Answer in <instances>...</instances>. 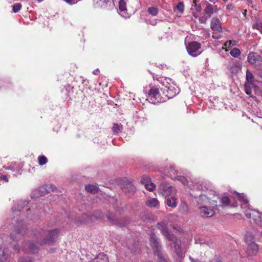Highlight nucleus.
<instances>
[{
    "label": "nucleus",
    "mask_w": 262,
    "mask_h": 262,
    "mask_svg": "<svg viewBox=\"0 0 262 262\" xmlns=\"http://www.w3.org/2000/svg\"><path fill=\"white\" fill-rule=\"evenodd\" d=\"M101 255V254H99L98 255V257L100 256ZM102 256L105 259V262H107V257L106 256V255L102 254Z\"/></svg>",
    "instance_id": "3c124183"
},
{
    "label": "nucleus",
    "mask_w": 262,
    "mask_h": 262,
    "mask_svg": "<svg viewBox=\"0 0 262 262\" xmlns=\"http://www.w3.org/2000/svg\"><path fill=\"white\" fill-rule=\"evenodd\" d=\"M158 256L159 262H167L166 260L164 257H163L161 255L158 254Z\"/></svg>",
    "instance_id": "a18cd8bd"
},
{
    "label": "nucleus",
    "mask_w": 262,
    "mask_h": 262,
    "mask_svg": "<svg viewBox=\"0 0 262 262\" xmlns=\"http://www.w3.org/2000/svg\"><path fill=\"white\" fill-rule=\"evenodd\" d=\"M211 262H222L220 257L218 256H215L214 259Z\"/></svg>",
    "instance_id": "49530a36"
},
{
    "label": "nucleus",
    "mask_w": 262,
    "mask_h": 262,
    "mask_svg": "<svg viewBox=\"0 0 262 262\" xmlns=\"http://www.w3.org/2000/svg\"><path fill=\"white\" fill-rule=\"evenodd\" d=\"M175 251L179 256L182 255L181 250L179 245H175Z\"/></svg>",
    "instance_id": "ea45409f"
},
{
    "label": "nucleus",
    "mask_w": 262,
    "mask_h": 262,
    "mask_svg": "<svg viewBox=\"0 0 262 262\" xmlns=\"http://www.w3.org/2000/svg\"><path fill=\"white\" fill-rule=\"evenodd\" d=\"M26 229L24 226H21L19 229L13 231L11 233V237L14 241H18L21 238L24 234L26 232Z\"/></svg>",
    "instance_id": "f8f14e48"
},
{
    "label": "nucleus",
    "mask_w": 262,
    "mask_h": 262,
    "mask_svg": "<svg viewBox=\"0 0 262 262\" xmlns=\"http://www.w3.org/2000/svg\"><path fill=\"white\" fill-rule=\"evenodd\" d=\"M160 90L163 92V95L166 97V100L173 98L179 93L178 88L171 85L160 89Z\"/></svg>",
    "instance_id": "6e6552de"
},
{
    "label": "nucleus",
    "mask_w": 262,
    "mask_h": 262,
    "mask_svg": "<svg viewBox=\"0 0 262 262\" xmlns=\"http://www.w3.org/2000/svg\"><path fill=\"white\" fill-rule=\"evenodd\" d=\"M252 217L251 218V219H253L256 224L261 225L262 221V213H260V212L256 210H252Z\"/></svg>",
    "instance_id": "dca6fc26"
},
{
    "label": "nucleus",
    "mask_w": 262,
    "mask_h": 262,
    "mask_svg": "<svg viewBox=\"0 0 262 262\" xmlns=\"http://www.w3.org/2000/svg\"><path fill=\"white\" fill-rule=\"evenodd\" d=\"M261 3H262V0H261Z\"/></svg>",
    "instance_id": "e2e57ef3"
},
{
    "label": "nucleus",
    "mask_w": 262,
    "mask_h": 262,
    "mask_svg": "<svg viewBox=\"0 0 262 262\" xmlns=\"http://www.w3.org/2000/svg\"><path fill=\"white\" fill-rule=\"evenodd\" d=\"M252 85L250 83H246L245 84V91L246 92V93L249 95L250 96H252V91H251V89H252V88H251V86Z\"/></svg>",
    "instance_id": "c756f323"
},
{
    "label": "nucleus",
    "mask_w": 262,
    "mask_h": 262,
    "mask_svg": "<svg viewBox=\"0 0 262 262\" xmlns=\"http://www.w3.org/2000/svg\"><path fill=\"white\" fill-rule=\"evenodd\" d=\"M201 44L197 41H190L186 45V50L189 55L196 57L200 55L202 51H200Z\"/></svg>",
    "instance_id": "20e7f679"
},
{
    "label": "nucleus",
    "mask_w": 262,
    "mask_h": 262,
    "mask_svg": "<svg viewBox=\"0 0 262 262\" xmlns=\"http://www.w3.org/2000/svg\"><path fill=\"white\" fill-rule=\"evenodd\" d=\"M177 199L174 196H171L166 199L167 205L171 208H175L177 205Z\"/></svg>",
    "instance_id": "6ab92c4d"
},
{
    "label": "nucleus",
    "mask_w": 262,
    "mask_h": 262,
    "mask_svg": "<svg viewBox=\"0 0 262 262\" xmlns=\"http://www.w3.org/2000/svg\"><path fill=\"white\" fill-rule=\"evenodd\" d=\"M157 227L161 231L162 234L165 236L169 241L173 242L175 244L177 241L176 236L168 232L167 229V223L165 222H162L157 224Z\"/></svg>",
    "instance_id": "0eeeda50"
},
{
    "label": "nucleus",
    "mask_w": 262,
    "mask_h": 262,
    "mask_svg": "<svg viewBox=\"0 0 262 262\" xmlns=\"http://www.w3.org/2000/svg\"><path fill=\"white\" fill-rule=\"evenodd\" d=\"M158 9L155 7H149L147 9L148 13L152 16H156L158 14Z\"/></svg>",
    "instance_id": "bb28decb"
},
{
    "label": "nucleus",
    "mask_w": 262,
    "mask_h": 262,
    "mask_svg": "<svg viewBox=\"0 0 262 262\" xmlns=\"http://www.w3.org/2000/svg\"><path fill=\"white\" fill-rule=\"evenodd\" d=\"M122 125L119 124L118 123H114L113 126L112 127V130L116 134H118L120 131H121L122 129Z\"/></svg>",
    "instance_id": "cd10ccee"
},
{
    "label": "nucleus",
    "mask_w": 262,
    "mask_h": 262,
    "mask_svg": "<svg viewBox=\"0 0 262 262\" xmlns=\"http://www.w3.org/2000/svg\"><path fill=\"white\" fill-rule=\"evenodd\" d=\"M256 81L262 83V71H259L256 73Z\"/></svg>",
    "instance_id": "4c0bfd02"
},
{
    "label": "nucleus",
    "mask_w": 262,
    "mask_h": 262,
    "mask_svg": "<svg viewBox=\"0 0 262 262\" xmlns=\"http://www.w3.org/2000/svg\"><path fill=\"white\" fill-rule=\"evenodd\" d=\"M64 1H66L68 3L72 4L74 0H64Z\"/></svg>",
    "instance_id": "864d4df0"
},
{
    "label": "nucleus",
    "mask_w": 262,
    "mask_h": 262,
    "mask_svg": "<svg viewBox=\"0 0 262 262\" xmlns=\"http://www.w3.org/2000/svg\"><path fill=\"white\" fill-rule=\"evenodd\" d=\"M258 250V245L256 243L252 242L248 244L247 249V253L249 256H254L257 254Z\"/></svg>",
    "instance_id": "ddd939ff"
},
{
    "label": "nucleus",
    "mask_w": 262,
    "mask_h": 262,
    "mask_svg": "<svg viewBox=\"0 0 262 262\" xmlns=\"http://www.w3.org/2000/svg\"><path fill=\"white\" fill-rule=\"evenodd\" d=\"M38 164L40 166L45 165L48 162V159L45 156H39L38 157Z\"/></svg>",
    "instance_id": "c85d7f7f"
},
{
    "label": "nucleus",
    "mask_w": 262,
    "mask_h": 262,
    "mask_svg": "<svg viewBox=\"0 0 262 262\" xmlns=\"http://www.w3.org/2000/svg\"><path fill=\"white\" fill-rule=\"evenodd\" d=\"M158 189L159 193L166 196L176 192V189L166 183H162L160 184Z\"/></svg>",
    "instance_id": "1a4fd4ad"
},
{
    "label": "nucleus",
    "mask_w": 262,
    "mask_h": 262,
    "mask_svg": "<svg viewBox=\"0 0 262 262\" xmlns=\"http://www.w3.org/2000/svg\"><path fill=\"white\" fill-rule=\"evenodd\" d=\"M157 19H154L152 20H150V19H147L146 21L148 24H150L152 26H155L157 24Z\"/></svg>",
    "instance_id": "a19ab883"
},
{
    "label": "nucleus",
    "mask_w": 262,
    "mask_h": 262,
    "mask_svg": "<svg viewBox=\"0 0 262 262\" xmlns=\"http://www.w3.org/2000/svg\"><path fill=\"white\" fill-rule=\"evenodd\" d=\"M224 46L227 48H230L233 46L232 42L231 40H227L224 43Z\"/></svg>",
    "instance_id": "37998d69"
},
{
    "label": "nucleus",
    "mask_w": 262,
    "mask_h": 262,
    "mask_svg": "<svg viewBox=\"0 0 262 262\" xmlns=\"http://www.w3.org/2000/svg\"><path fill=\"white\" fill-rule=\"evenodd\" d=\"M82 217L83 218L84 220H82L80 224L81 223H87L88 221L86 220V217H88V215H86V214H83L82 215Z\"/></svg>",
    "instance_id": "09e8293b"
},
{
    "label": "nucleus",
    "mask_w": 262,
    "mask_h": 262,
    "mask_svg": "<svg viewBox=\"0 0 262 262\" xmlns=\"http://www.w3.org/2000/svg\"><path fill=\"white\" fill-rule=\"evenodd\" d=\"M119 9L121 12H125L126 10V3L125 0H120L119 2Z\"/></svg>",
    "instance_id": "b1692460"
},
{
    "label": "nucleus",
    "mask_w": 262,
    "mask_h": 262,
    "mask_svg": "<svg viewBox=\"0 0 262 262\" xmlns=\"http://www.w3.org/2000/svg\"><path fill=\"white\" fill-rule=\"evenodd\" d=\"M176 179L181 182L184 185H187L188 183L187 180L183 176H178Z\"/></svg>",
    "instance_id": "e433bc0d"
},
{
    "label": "nucleus",
    "mask_w": 262,
    "mask_h": 262,
    "mask_svg": "<svg viewBox=\"0 0 262 262\" xmlns=\"http://www.w3.org/2000/svg\"><path fill=\"white\" fill-rule=\"evenodd\" d=\"M141 182L145 186L146 184L151 183L150 179L147 176H143L141 180Z\"/></svg>",
    "instance_id": "2f4dec72"
},
{
    "label": "nucleus",
    "mask_w": 262,
    "mask_h": 262,
    "mask_svg": "<svg viewBox=\"0 0 262 262\" xmlns=\"http://www.w3.org/2000/svg\"><path fill=\"white\" fill-rule=\"evenodd\" d=\"M0 179L1 180H4L6 182H8L9 181L8 178H7V177L6 175H2L0 177Z\"/></svg>",
    "instance_id": "de8ad7c7"
},
{
    "label": "nucleus",
    "mask_w": 262,
    "mask_h": 262,
    "mask_svg": "<svg viewBox=\"0 0 262 262\" xmlns=\"http://www.w3.org/2000/svg\"><path fill=\"white\" fill-rule=\"evenodd\" d=\"M220 205L222 207H230L232 208H236L238 206L237 202L235 201L232 202L231 200L228 196H222L220 198Z\"/></svg>",
    "instance_id": "9b49d317"
},
{
    "label": "nucleus",
    "mask_w": 262,
    "mask_h": 262,
    "mask_svg": "<svg viewBox=\"0 0 262 262\" xmlns=\"http://www.w3.org/2000/svg\"><path fill=\"white\" fill-rule=\"evenodd\" d=\"M66 95H67V97L70 96V92L68 91L66 94Z\"/></svg>",
    "instance_id": "6e6d98bb"
},
{
    "label": "nucleus",
    "mask_w": 262,
    "mask_h": 262,
    "mask_svg": "<svg viewBox=\"0 0 262 262\" xmlns=\"http://www.w3.org/2000/svg\"><path fill=\"white\" fill-rule=\"evenodd\" d=\"M211 207L207 206H198L197 209L199 215L203 218H208L212 217L215 214V210L219 209V206L217 205L216 201H213Z\"/></svg>",
    "instance_id": "f03ea898"
},
{
    "label": "nucleus",
    "mask_w": 262,
    "mask_h": 262,
    "mask_svg": "<svg viewBox=\"0 0 262 262\" xmlns=\"http://www.w3.org/2000/svg\"><path fill=\"white\" fill-rule=\"evenodd\" d=\"M199 9H201V6H199L198 9H197V10H199Z\"/></svg>",
    "instance_id": "680f3d73"
},
{
    "label": "nucleus",
    "mask_w": 262,
    "mask_h": 262,
    "mask_svg": "<svg viewBox=\"0 0 262 262\" xmlns=\"http://www.w3.org/2000/svg\"><path fill=\"white\" fill-rule=\"evenodd\" d=\"M14 249L17 252H18L19 251V249L18 248V247L17 245H15Z\"/></svg>",
    "instance_id": "8fccbe9b"
},
{
    "label": "nucleus",
    "mask_w": 262,
    "mask_h": 262,
    "mask_svg": "<svg viewBox=\"0 0 262 262\" xmlns=\"http://www.w3.org/2000/svg\"><path fill=\"white\" fill-rule=\"evenodd\" d=\"M213 11V8L212 5L209 3H207L206 8L204 10L205 13L208 14L210 16Z\"/></svg>",
    "instance_id": "a878e982"
},
{
    "label": "nucleus",
    "mask_w": 262,
    "mask_h": 262,
    "mask_svg": "<svg viewBox=\"0 0 262 262\" xmlns=\"http://www.w3.org/2000/svg\"><path fill=\"white\" fill-rule=\"evenodd\" d=\"M253 28L254 29H257L259 30L261 33H262V22L260 23H256L253 25Z\"/></svg>",
    "instance_id": "f704fd0d"
},
{
    "label": "nucleus",
    "mask_w": 262,
    "mask_h": 262,
    "mask_svg": "<svg viewBox=\"0 0 262 262\" xmlns=\"http://www.w3.org/2000/svg\"><path fill=\"white\" fill-rule=\"evenodd\" d=\"M22 5L20 3H16L12 6V11L14 13L18 12L21 8Z\"/></svg>",
    "instance_id": "7c9ffc66"
},
{
    "label": "nucleus",
    "mask_w": 262,
    "mask_h": 262,
    "mask_svg": "<svg viewBox=\"0 0 262 262\" xmlns=\"http://www.w3.org/2000/svg\"><path fill=\"white\" fill-rule=\"evenodd\" d=\"M238 199L244 203L245 204H247L248 203V200L245 198L244 196L239 195L238 196Z\"/></svg>",
    "instance_id": "c03bdc74"
},
{
    "label": "nucleus",
    "mask_w": 262,
    "mask_h": 262,
    "mask_svg": "<svg viewBox=\"0 0 262 262\" xmlns=\"http://www.w3.org/2000/svg\"><path fill=\"white\" fill-rule=\"evenodd\" d=\"M176 9L180 12L183 13L184 10V5L183 2H179L176 6Z\"/></svg>",
    "instance_id": "72a5a7b5"
},
{
    "label": "nucleus",
    "mask_w": 262,
    "mask_h": 262,
    "mask_svg": "<svg viewBox=\"0 0 262 262\" xmlns=\"http://www.w3.org/2000/svg\"><path fill=\"white\" fill-rule=\"evenodd\" d=\"M199 9H201V6H199L198 9H197V10H199Z\"/></svg>",
    "instance_id": "052dcab7"
},
{
    "label": "nucleus",
    "mask_w": 262,
    "mask_h": 262,
    "mask_svg": "<svg viewBox=\"0 0 262 262\" xmlns=\"http://www.w3.org/2000/svg\"><path fill=\"white\" fill-rule=\"evenodd\" d=\"M18 262H34L30 257H21L19 258Z\"/></svg>",
    "instance_id": "58836bf2"
},
{
    "label": "nucleus",
    "mask_w": 262,
    "mask_h": 262,
    "mask_svg": "<svg viewBox=\"0 0 262 262\" xmlns=\"http://www.w3.org/2000/svg\"><path fill=\"white\" fill-rule=\"evenodd\" d=\"M58 233L59 230L57 229L51 230L41 229L35 234L36 236L35 242L40 246L52 244L57 238Z\"/></svg>",
    "instance_id": "f257e3e1"
},
{
    "label": "nucleus",
    "mask_w": 262,
    "mask_h": 262,
    "mask_svg": "<svg viewBox=\"0 0 262 262\" xmlns=\"http://www.w3.org/2000/svg\"><path fill=\"white\" fill-rule=\"evenodd\" d=\"M210 27L213 31H217L219 32L222 31L221 22L220 19L216 17H213L212 18L211 20Z\"/></svg>",
    "instance_id": "4468645a"
},
{
    "label": "nucleus",
    "mask_w": 262,
    "mask_h": 262,
    "mask_svg": "<svg viewBox=\"0 0 262 262\" xmlns=\"http://www.w3.org/2000/svg\"><path fill=\"white\" fill-rule=\"evenodd\" d=\"M149 241L150 244L155 251L158 252L161 246L159 245L158 239L154 233H151L150 235Z\"/></svg>",
    "instance_id": "2eb2a0df"
},
{
    "label": "nucleus",
    "mask_w": 262,
    "mask_h": 262,
    "mask_svg": "<svg viewBox=\"0 0 262 262\" xmlns=\"http://www.w3.org/2000/svg\"><path fill=\"white\" fill-rule=\"evenodd\" d=\"M144 186L146 189L150 191H153L156 187V185L154 184V183L152 182L149 183L148 184H146L145 186Z\"/></svg>",
    "instance_id": "473e14b6"
},
{
    "label": "nucleus",
    "mask_w": 262,
    "mask_h": 262,
    "mask_svg": "<svg viewBox=\"0 0 262 262\" xmlns=\"http://www.w3.org/2000/svg\"><path fill=\"white\" fill-rule=\"evenodd\" d=\"M189 211L188 204L185 202H182L179 207V212L183 215H186L189 213Z\"/></svg>",
    "instance_id": "f3484780"
},
{
    "label": "nucleus",
    "mask_w": 262,
    "mask_h": 262,
    "mask_svg": "<svg viewBox=\"0 0 262 262\" xmlns=\"http://www.w3.org/2000/svg\"><path fill=\"white\" fill-rule=\"evenodd\" d=\"M22 250L26 253H35L39 251V248L34 243L26 242L23 244Z\"/></svg>",
    "instance_id": "9d476101"
},
{
    "label": "nucleus",
    "mask_w": 262,
    "mask_h": 262,
    "mask_svg": "<svg viewBox=\"0 0 262 262\" xmlns=\"http://www.w3.org/2000/svg\"><path fill=\"white\" fill-rule=\"evenodd\" d=\"M199 9H201V6H199L198 9H197V10H199Z\"/></svg>",
    "instance_id": "bf43d9fd"
},
{
    "label": "nucleus",
    "mask_w": 262,
    "mask_h": 262,
    "mask_svg": "<svg viewBox=\"0 0 262 262\" xmlns=\"http://www.w3.org/2000/svg\"><path fill=\"white\" fill-rule=\"evenodd\" d=\"M247 60L249 64L254 68H258L262 66V57L257 53L250 52L248 55Z\"/></svg>",
    "instance_id": "423d86ee"
},
{
    "label": "nucleus",
    "mask_w": 262,
    "mask_h": 262,
    "mask_svg": "<svg viewBox=\"0 0 262 262\" xmlns=\"http://www.w3.org/2000/svg\"><path fill=\"white\" fill-rule=\"evenodd\" d=\"M107 219L112 225H116L120 227L124 226L127 224V221L124 218L119 217L116 213L109 212L106 215Z\"/></svg>",
    "instance_id": "39448f33"
},
{
    "label": "nucleus",
    "mask_w": 262,
    "mask_h": 262,
    "mask_svg": "<svg viewBox=\"0 0 262 262\" xmlns=\"http://www.w3.org/2000/svg\"><path fill=\"white\" fill-rule=\"evenodd\" d=\"M50 187H51L52 191H53L54 190V189L56 188L55 186L54 185H51Z\"/></svg>",
    "instance_id": "5fc2aeb1"
},
{
    "label": "nucleus",
    "mask_w": 262,
    "mask_h": 262,
    "mask_svg": "<svg viewBox=\"0 0 262 262\" xmlns=\"http://www.w3.org/2000/svg\"><path fill=\"white\" fill-rule=\"evenodd\" d=\"M100 1L102 3L107 4L110 1V0H100Z\"/></svg>",
    "instance_id": "603ef678"
},
{
    "label": "nucleus",
    "mask_w": 262,
    "mask_h": 262,
    "mask_svg": "<svg viewBox=\"0 0 262 262\" xmlns=\"http://www.w3.org/2000/svg\"><path fill=\"white\" fill-rule=\"evenodd\" d=\"M230 54L232 56L237 58L239 56L241 52L238 48H234L230 51Z\"/></svg>",
    "instance_id": "393cba45"
},
{
    "label": "nucleus",
    "mask_w": 262,
    "mask_h": 262,
    "mask_svg": "<svg viewBox=\"0 0 262 262\" xmlns=\"http://www.w3.org/2000/svg\"><path fill=\"white\" fill-rule=\"evenodd\" d=\"M126 189H128L129 191L132 192V194H133L135 192L136 188L135 186L130 185L128 186L126 188H124L123 191L125 193L126 192Z\"/></svg>",
    "instance_id": "c9c22d12"
},
{
    "label": "nucleus",
    "mask_w": 262,
    "mask_h": 262,
    "mask_svg": "<svg viewBox=\"0 0 262 262\" xmlns=\"http://www.w3.org/2000/svg\"><path fill=\"white\" fill-rule=\"evenodd\" d=\"M178 171L173 167H170L168 170V176L172 179H176L178 176Z\"/></svg>",
    "instance_id": "4be33fe9"
},
{
    "label": "nucleus",
    "mask_w": 262,
    "mask_h": 262,
    "mask_svg": "<svg viewBox=\"0 0 262 262\" xmlns=\"http://www.w3.org/2000/svg\"><path fill=\"white\" fill-rule=\"evenodd\" d=\"M252 210H246L245 211V214L246 216L249 219H251L252 217Z\"/></svg>",
    "instance_id": "79ce46f5"
},
{
    "label": "nucleus",
    "mask_w": 262,
    "mask_h": 262,
    "mask_svg": "<svg viewBox=\"0 0 262 262\" xmlns=\"http://www.w3.org/2000/svg\"><path fill=\"white\" fill-rule=\"evenodd\" d=\"M246 83H250L254 88H257V86L254 84V76L252 73L248 70L246 71Z\"/></svg>",
    "instance_id": "a211bd4d"
},
{
    "label": "nucleus",
    "mask_w": 262,
    "mask_h": 262,
    "mask_svg": "<svg viewBox=\"0 0 262 262\" xmlns=\"http://www.w3.org/2000/svg\"><path fill=\"white\" fill-rule=\"evenodd\" d=\"M38 3H41V2H42L43 0H36Z\"/></svg>",
    "instance_id": "4d7b16f0"
},
{
    "label": "nucleus",
    "mask_w": 262,
    "mask_h": 262,
    "mask_svg": "<svg viewBox=\"0 0 262 262\" xmlns=\"http://www.w3.org/2000/svg\"><path fill=\"white\" fill-rule=\"evenodd\" d=\"M212 37L214 38H217V37L214 35H212Z\"/></svg>",
    "instance_id": "13d9d810"
},
{
    "label": "nucleus",
    "mask_w": 262,
    "mask_h": 262,
    "mask_svg": "<svg viewBox=\"0 0 262 262\" xmlns=\"http://www.w3.org/2000/svg\"><path fill=\"white\" fill-rule=\"evenodd\" d=\"M85 189L88 192L95 194L98 192L99 188L95 185L89 184L85 186Z\"/></svg>",
    "instance_id": "aec40b11"
},
{
    "label": "nucleus",
    "mask_w": 262,
    "mask_h": 262,
    "mask_svg": "<svg viewBox=\"0 0 262 262\" xmlns=\"http://www.w3.org/2000/svg\"><path fill=\"white\" fill-rule=\"evenodd\" d=\"M7 250L0 248V262L4 261L8 258L9 254L7 253Z\"/></svg>",
    "instance_id": "5701e85b"
},
{
    "label": "nucleus",
    "mask_w": 262,
    "mask_h": 262,
    "mask_svg": "<svg viewBox=\"0 0 262 262\" xmlns=\"http://www.w3.org/2000/svg\"><path fill=\"white\" fill-rule=\"evenodd\" d=\"M146 205L149 207H158L159 206V201L157 199L153 198L146 201Z\"/></svg>",
    "instance_id": "412c9836"
},
{
    "label": "nucleus",
    "mask_w": 262,
    "mask_h": 262,
    "mask_svg": "<svg viewBox=\"0 0 262 262\" xmlns=\"http://www.w3.org/2000/svg\"><path fill=\"white\" fill-rule=\"evenodd\" d=\"M160 91V89L157 87L150 88L148 93V98L151 101V103L156 104L166 101V97L163 95V92L161 95Z\"/></svg>",
    "instance_id": "7ed1b4c3"
}]
</instances>
